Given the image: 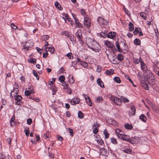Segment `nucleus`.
<instances>
[{
	"label": "nucleus",
	"mask_w": 159,
	"mask_h": 159,
	"mask_svg": "<svg viewBox=\"0 0 159 159\" xmlns=\"http://www.w3.org/2000/svg\"><path fill=\"white\" fill-rule=\"evenodd\" d=\"M31 93H32L31 92H30V91L26 90L25 91V94L26 96H29L30 94Z\"/></svg>",
	"instance_id": "obj_56"
},
{
	"label": "nucleus",
	"mask_w": 159,
	"mask_h": 159,
	"mask_svg": "<svg viewBox=\"0 0 159 159\" xmlns=\"http://www.w3.org/2000/svg\"><path fill=\"white\" fill-rule=\"evenodd\" d=\"M134 43L135 45H139L140 43V41L139 39H136L134 40Z\"/></svg>",
	"instance_id": "obj_42"
},
{
	"label": "nucleus",
	"mask_w": 159,
	"mask_h": 159,
	"mask_svg": "<svg viewBox=\"0 0 159 159\" xmlns=\"http://www.w3.org/2000/svg\"><path fill=\"white\" fill-rule=\"evenodd\" d=\"M145 78L149 84H152V83L154 80L155 77L154 75L149 70L146 72Z\"/></svg>",
	"instance_id": "obj_2"
},
{
	"label": "nucleus",
	"mask_w": 159,
	"mask_h": 159,
	"mask_svg": "<svg viewBox=\"0 0 159 159\" xmlns=\"http://www.w3.org/2000/svg\"><path fill=\"white\" fill-rule=\"evenodd\" d=\"M116 135L118 136V137L120 139L123 140L124 135H123L122 134L118 133V132H121V131L120 130L117 129L116 130Z\"/></svg>",
	"instance_id": "obj_14"
},
{
	"label": "nucleus",
	"mask_w": 159,
	"mask_h": 159,
	"mask_svg": "<svg viewBox=\"0 0 159 159\" xmlns=\"http://www.w3.org/2000/svg\"><path fill=\"white\" fill-rule=\"evenodd\" d=\"M97 20L100 25L106 24L107 22V20L101 17H98Z\"/></svg>",
	"instance_id": "obj_7"
},
{
	"label": "nucleus",
	"mask_w": 159,
	"mask_h": 159,
	"mask_svg": "<svg viewBox=\"0 0 159 159\" xmlns=\"http://www.w3.org/2000/svg\"><path fill=\"white\" fill-rule=\"evenodd\" d=\"M80 64L81 65H82V66L84 68H86L88 66V65L87 64V63L83 61H82V62H80Z\"/></svg>",
	"instance_id": "obj_48"
},
{
	"label": "nucleus",
	"mask_w": 159,
	"mask_h": 159,
	"mask_svg": "<svg viewBox=\"0 0 159 159\" xmlns=\"http://www.w3.org/2000/svg\"><path fill=\"white\" fill-rule=\"evenodd\" d=\"M75 23L77 25L79 28H82L83 25L79 22L78 21V20L76 18H75Z\"/></svg>",
	"instance_id": "obj_20"
},
{
	"label": "nucleus",
	"mask_w": 159,
	"mask_h": 159,
	"mask_svg": "<svg viewBox=\"0 0 159 159\" xmlns=\"http://www.w3.org/2000/svg\"><path fill=\"white\" fill-rule=\"evenodd\" d=\"M14 97L15 98V99L18 101H20L22 98V97L19 95H16L14 96Z\"/></svg>",
	"instance_id": "obj_28"
},
{
	"label": "nucleus",
	"mask_w": 159,
	"mask_h": 159,
	"mask_svg": "<svg viewBox=\"0 0 159 159\" xmlns=\"http://www.w3.org/2000/svg\"><path fill=\"white\" fill-rule=\"evenodd\" d=\"M141 68L142 70L143 71H148V68L146 65L142 61H141Z\"/></svg>",
	"instance_id": "obj_10"
},
{
	"label": "nucleus",
	"mask_w": 159,
	"mask_h": 159,
	"mask_svg": "<svg viewBox=\"0 0 159 159\" xmlns=\"http://www.w3.org/2000/svg\"><path fill=\"white\" fill-rule=\"evenodd\" d=\"M139 118L142 121L145 122L147 120L146 116L143 114L141 115L139 117Z\"/></svg>",
	"instance_id": "obj_23"
},
{
	"label": "nucleus",
	"mask_w": 159,
	"mask_h": 159,
	"mask_svg": "<svg viewBox=\"0 0 159 159\" xmlns=\"http://www.w3.org/2000/svg\"><path fill=\"white\" fill-rule=\"evenodd\" d=\"M84 114L81 111H79L78 113V116L80 118H82L84 117Z\"/></svg>",
	"instance_id": "obj_47"
},
{
	"label": "nucleus",
	"mask_w": 159,
	"mask_h": 159,
	"mask_svg": "<svg viewBox=\"0 0 159 159\" xmlns=\"http://www.w3.org/2000/svg\"><path fill=\"white\" fill-rule=\"evenodd\" d=\"M65 70V69L62 67H61L58 71V72L59 74H61L64 72Z\"/></svg>",
	"instance_id": "obj_61"
},
{
	"label": "nucleus",
	"mask_w": 159,
	"mask_h": 159,
	"mask_svg": "<svg viewBox=\"0 0 159 159\" xmlns=\"http://www.w3.org/2000/svg\"><path fill=\"white\" fill-rule=\"evenodd\" d=\"M125 128L127 129H131L133 128V126L131 125L127 124L125 125Z\"/></svg>",
	"instance_id": "obj_44"
},
{
	"label": "nucleus",
	"mask_w": 159,
	"mask_h": 159,
	"mask_svg": "<svg viewBox=\"0 0 159 159\" xmlns=\"http://www.w3.org/2000/svg\"><path fill=\"white\" fill-rule=\"evenodd\" d=\"M27 123L29 125H30L32 123V120L30 118H29L27 119Z\"/></svg>",
	"instance_id": "obj_60"
},
{
	"label": "nucleus",
	"mask_w": 159,
	"mask_h": 159,
	"mask_svg": "<svg viewBox=\"0 0 159 159\" xmlns=\"http://www.w3.org/2000/svg\"><path fill=\"white\" fill-rule=\"evenodd\" d=\"M103 134L105 135V137L106 139H108L109 136V134L107 132V129H105L103 131Z\"/></svg>",
	"instance_id": "obj_30"
},
{
	"label": "nucleus",
	"mask_w": 159,
	"mask_h": 159,
	"mask_svg": "<svg viewBox=\"0 0 159 159\" xmlns=\"http://www.w3.org/2000/svg\"><path fill=\"white\" fill-rule=\"evenodd\" d=\"M95 140L100 145H102L103 143V140L100 138L99 136L97 135L95 137Z\"/></svg>",
	"instance_id": "obj_11"
},
{
	"label": "nucleus",
	"mask_w": 159,
	"mask_h": 159,
	"mask_svg": "<svg viewBox=\"0 0 159 159\" xmlns=\"http://www.w3.org/2000/svg\"><path fill=\"white\" fill-rule=\"evenodd\" d=\"M125 78L127 79H128L129 80V81L130 82L133 84V85L135 87H136V85H134L133 81L132 80L129 78V76L127 75H125Z\"/></svg>",
	"instance_id": "obj_25"
},
{
	"label": "nucleus",
	"mask_w": 159,
	"mask_h": 159,
	"mask_svg": "<svg viewBox=\"0 0 159 159\" xmlns=\"http://www.w3.org/2000/svg\"><path fill=\"white\" fill-rule=\"evenodd\" d=\"M55 5L56 7L58 8L60 10H61L62 9V7H61V5L58 2H56L55 3Z\"/></svg>",
	"instance_id": "obj_32"
},
{
	"label": "nucleus",
	"mask_w": 159,
	"mask_h": 159,
	"mask_svg": "<svg viewBox=\"0 0 159 159\" xmlns=\"http://www.w3.org/2000/svg\"><path fill=\"white\" fill-rule=\"evenodd\" d=\"M61 34L62 35H64L67 37L70 34L67 31H64L61 32Z\"/></svg>",
	"instance_id": "obj_40"
},
{
	"label": "nucleus",
	"mask_w": 159,
	"mask_h": 159,
	"mask_svg": "<svg viewBox=\"0 0 159 159\" xmlns=\"http://www.w3.org/2000/svg\"><path fill=\"white\" fill-rule=\"evenodd\" d=\"M121 101H122L124 103L128 102H129V100L126 98H125L124 97L121 96L120 97Z\"/></svg>",
	"instance_id": "obj_33"
},
{
	"label": "nucleus",
	"mask_w": 159,
	"mask_h": 159,
	"mask_svg": "<svg viewBox=\"0 0 159 159\" xmlns=\"http://www.w3.org/2000/svg\"><path fill=\"white\" fill-rule=\"evenodd\" d=\"M65 84V85L64 87V89H66L67 90L69 89H70V88H69L68 87V84H66L65 82H64V83H62L63 85L64 86V84Z\"/></svg>",
	"instance_id": "obj_59"
},
{
	"label": "nucleus",
	"mask_w": 159,
	"mask_h": 159,
	"mask_svg": "<svg viewBox=\"0 0 159 159\" xmlns=\"http://www.w3.org/2000/svg\"><path fill=\"white\" fill-rule=\"evenodd\" d=\"M80 100L77 98H74L72 99L70 101V102L71 104L73 105H75L78 104L80 102Z\"/></svg>",
	"instance_id": "obj_12"
},
{
	"label": "nucleus",
	"mask_w": 159,
	"mask_h": 159,
	"mask_svg": "<svg viewBox=\"0 0 159 159\" xmlns=\"http://www.w3.org/2000/svg\"><path fill=\"white\" fill-rule=\"evenodd\" d=\"M113 72L114 70L113 69H111L110 70H107L105 71L106 74L108 75H111L113 74Z\"/></svg>",
	"instance_id": "obj_29"
},
{
	"label": "nucleus",
	"mask_w": 159,
	"mask_h": 159,
	"mask_svg": "<svg viewBox=\"0 0 159 159\" xmlns=\"http://www.w3.org/2000/svg\"><path fill=\"white\" fill-rule=\"evenodd\" d=\"M97 101L98 102H102L103 99L101 97H98L97 98Z\"/></svg>",
	"instance_id": "obj_55"
},
{
	"label": "nucleus",
	"mask_w": 159,
	"mask_h": 159,
	"mask_svg": "<svg viewBox=\"0 0 159 159\" xmlns=\"http://www.w3.org/2000/svg\"><path fill=\"white\" fill-rule=\"evenodd\" d=\"M67 37L70 39V41L73 42H75L76 40L74 36L71 34H70Z\"/></svg>",
	"instance_id": "obj_22"
},
{
	"label": "nucleus",
	"mask_w": 159,
	"mask_h": 159,
	"mask_svg": "<svg viewBox=\"0 0 159 159\" xmlns=\"http://www.w3.org/2000/svg\"><path fill=\"white\" fill-rule=\"evenodd\" d=\"M111 142L113 144H116L117 143L116 139L114 138H112L111 139Z\"/></svg>",
	"instance_id": "obj_54"
},
{
	"label": "nucleus",
	"mask_w": 159,
	"mask_h": 159,
	"mask_svg": "<svg viewBox=\"0 0 159 159\" xmlns=\"http://www.w3.org/2000/svg\"><path fill=\"white\" fill-rule=\"evenodd\" d=\"M83 96L85 97V99L87 103L89 106H91L92 105V103L90 98L88 96H87V97H86L85 94H83Z\"/></svg>",
	"instance_id": "obj_8"
},
{
	"label": "nucleus",
	"mask_w": 159,
	"mask_h": 159,
	"mask_svg": "<svg viewBox=\"0 0 159 159\" xmlns=\"http://www.w3.org/2000/svg\"><path fill=\"white\" fill-rule=\"evenodd\" d=\"M84 25L87 28H89L91 25L90 19L87 17H85L84 20Z\"/></svg>",
	"instance_id": "obj_5"
},
{
	"label": "nucleus",
	"mask_w": 159,
	"mask_h": 159,
	"mask_svg": "<svg viewBox=\"0 0 159 159\" xmlns=\"http://www.w3.org/2000/svg\"><path fill=\"white\" fill-rule=\"evenodd\" d=\"M123 140L128 141L129 142H131V140H129V137L127 135H125L124 136Z\"/></svg>",
	"instance_id": "obj_38"
},
{
	"label": "nucleus",
	"mask_w": 159,
	"mask_h": 159,
	"mask_svg": "<svg viewBox=\"0 0 159 159\" xmlns=\"http://www.w3.org/2000/svg\"><path fill=\"white\" fill-rule=\"evenodd\" d=\"M114 80L115 82L118 83H120L121 82V80L118 77H114Z\"/></svg>",
	"instance_id": "obj_43"
},
{
	"label": "nucleus",
	"mask_w": 159,
	"mask_h": 159,
	"mask_svg": "<svg viewBox=\"0 0 159 159\" xmlns=\"http://www.w3.org/2000/svg\"><path fill=\"white\" fill-rule=\"evenodd\" d=\"M131 110H132L131 111V113L132 115H134L136 112L135 107L134 106H132L131 107Z\"/></svg>",
	"instance_id": "obj_37"
},
{
	"label": "nucleus",
	"mask_w": 159,
	"mask_h": 159,
	"mask_svg": "<svg viewBox=\"0 0 159 159\" xmlns=\"http://www.w3.org/2000/svg\"><path fill=\"white\" fill-rule=\"evenodd\" d=\"M140 16L143 18V19L144 20L146 19V13L143 12H141L140 13Z\"/></svg>",
	"instance_id": "obj_49"
},
{
	"label": "nucleus",
	"mask_w": 159,
	"mask_h": 159,
	"mask_svg": "<svg viewBox=\"0 0 159 159\" xmlns=\"http://www.w3.org/2000/svg\"><path fill=\"white\" fill-rule=\"evenodd\" d=\"M140 31H141L140 28L138 27H136L135 30L133 32V34L134 35H136L138 33L140 32Z\"/></svg>",
	"instance_id": "obj_27"
},
{
	"label": "nucleus",
	"mask_w": 159,
	"mask_h": 159,
	"mask_svg": "<svg viewBox=\"0 0 159 159\" xmlns=\"http://www.w3.org/2000/svg\"><path fill=\"white\" fill-rule=\"evenodd\" d=\"M100 154L104 156H106L107 155V151L104 148H101L100 150Z\"/></svg>",
	"instance_id": "obj_15"
},
{
	"label": "nucleus",
	"mask_w": 159,
	"mask_h": 159,
	"mask_svg": "<svg viewBox=\"0 0 159 159\" xmlns=\"http://www.w3.org/2000/svg\"><path fill=\"white\" fill-rule=\"evenodd\" d=\"M105 45L108 48H115V47L111 42L110 41H106L105 43Z\"/></svg>",
	"instance_id": "obj_9"
},
{
	"label": "nucleus",
	"mask_w": 159,
	"mask_h": 159,
	"mask_svg": "<svg viewBox=\"0 0 159 159\" xmlns=\"http://www.w3.org/2000/svg\"><path fill=\"white\" fill-rule=\"evenodd\" d=\"M15 117L14 115L13 116L10 121V125L11 126H13L14 125H15V123L14 122V121L15 120Z\"/></svg>",
	"instance_id": "obj_26"
},
{
	"label": "nucleus",
	"mask_w": 159,
	"mask_h": 159,
	"mask_svg": "<svg viewBox=\"0 0 159 159\" xmlns=\"http://www.w3.org/2000/svg\"><path fill=\"white\" fill-rule=\"evenodd\" d=\"M33 44H34L32 42L30 41H28L26 43L25 46L23 48L24 49H26V50H27L29 48L32 47Z\"/></svg>",
	"instance_id": "obj_4"
},
{
	"label": "nucleus",
	"mask_w": 159,
	"mask_h": 159,
	"mask_svg": "<svg viewBox=\"0 0 159 159\" xmlns=\"http://www.w3.org/2000/svg\"><path fill=\"white\" fill-rule=\"evenodd\" d=\"M33 73L34 75L37 78L38 80H39V76L38 75V74L36 72V71L34 70H33Z\"/></svg>",
	"instance_id": "obj_53"
},
{
	"label": "nucleus",
	"mask_w": 159,
	"mask_h": 159,
	"mask_svg": "<svg viewBox=\"0 0 159 159\" xmlns=\"http://www.w3.org/2000/svg\"><path fill=\"white\" fill-rule=\"evenodd\" d=\"M24 131L26 135L27 136H29L30 133V130L27 127L25 128Z\"/></svg>",
	"instance_id": "obj_41"
},
{
	"label": "nucleus",
	"mask_w": 159,
	"mask_h": 159,
	"mask_svg": "<svg viewBox=\"0 0 159 159\" xmlns=\"http://www.w3.org/2000/svg\"><path fill=\"white\" fill-rule=\"evenodd\" d=\"M19 92V89L17 88H14V89L12 91H11V95L12 97H14V96H15L16 94H18Z\"/></svg>",
	"instance_id": "obj_13"
},
{
	"label": "nucleus",
	"mask_w": 159,
	"mask_h": 159,
	"mask_svg": "<svg viewBox=\"0 0 159 159\" xmlns=\"http://www.w3.org/2000/svg\"><path fill=\"white\" fill-rule=\"evenodd\" d=\"M131 149L130 148H127L124 149L123 151L126 153L130 154L131 153Z\"/></svg>",
	"instance_id": "obj_36"
},
{
	"label": "nucleus",
	"mask_w": 159,
	"mask_h": 159,
	"mask_svg": "<svg viewBox=\"0 0 159 159\" xmlns=\"http://www.w3.org/2000/svg\"><path fill=\"white\" fill-rule=\"evenodd\" d=\"M59 79L61 82H63L65 80V77L64 75H61L59 77Z\"/></svg>",
	"instance_id": "obj_50"
},
{
	"label": "nucleus",
	"mask_w": 159,
	"mask_h": 159,
	"mask_svg": "<svg viewBox=\"0 0 159 159\" xmlns=\"http://www.w3.org/2000/svg\"><path fill=\"white\" fill-rule=\"evenodd\" d=\"M97 83L101 87H104V85L103 82L101 80V79L99 78L97 80Z\"/></svg>",
	"instance_id": "obj_21"
},
{
	"label": "nucleus",
	"mask_w": 159,
	"mask_h": 159,
	"mask_svg": "<svg viewBox=\"0 0 159 159\" xmlns=\"http://www.w3.org/2000/svg\"><path fill=\"white\" fill-rule=\"evenodd\" d=\"M98 132L97 128H95L93 130V132L94 134H96Z\"/></svg>",
	"instance_id": "obj_63"
},
{
	"label": "nucleus",
	"mask_w": 159,
	"mask_h": 159,
	"mask_svg": "<svg viewBox=\"0 0 159 159\" xmlns=\"http://www.w3.org/2000/svg\"><path fill=\"white\" fill-rule=\"evenodd\" d=\"M72 54L71 53H70L67 54L66 55L70 59H71Z\"/></svg>",
	"instance_id": "obj_64"
},
{
	"label": "nucleus",
	"mask_w": 159,
	"mask_h": 159,
	"mask_svg": "<svg viewBox=\"0 0 159 159\" xmlns=\"http://www.w3.org/2000/svg\"><path fill=\"white\" fill-rule=\"evenodd\" d=\"M111 100L116 105H122V102L121 98H117L114 96H112L111 97Z\"/></svg>",
	"instance_id": "obj_3"
},
{
	"label": "nucleus",
	"mask_w": 159,
	"mask_h": 159,
	"mask_svg": "<svg viewBox=\"0 0 159 159\" xmlns=\"http://www.w3.org/2000/svg\"><path fill=\"white\" fill-rule=\"evenodd\" d=\"M75 35L78 39L79 41L81 42L82 41V33L81 30H78L75 33Z\"/></svg>",
	"instance_id": "obj_6"
},
{
	"label": "nucleus",
	"mask_w": 159,
	"mask_h": 159,
	"mask_svg": "<svg viewBox=\"0 0 159 159\" xmlns=\"http://www.w3.org/2000/svg\"><path fill=\"white\" fill-rule=\"evenodd\" d=\"M108 123L110 124L113 125H114L116 124V121L112 119H109L108 120Z\"/></svg>",
	"instance_id": "obj_34"
},
{
	"label": "nucleus",
	"mask_w": 159,
	"mask_h": 159,
	"mask_svg": "<svg viewBox=\"0 0 159 159\" xmlns=\"http://www.w3.org/2000/svg\"><path fill=\"white\" fill-rule=\"evenodd\" d=\"M100 126V125L99 124H98L97 122H95L94 123L93 127H94L95 128H98Z\"/></svg>",
	"instance_id": "obj_62"
},
{
	"label": "nucleus",
	"mask_w": 159,
	"mask_h": 159,
	"mask_svg": "<svg viewBox=\"0 0 159 159\" xmlns=\"http://www.w3.org/2000/svg\"><path fill=\"white\" fill-rule=\"evenodd\" d=\"M29 61L31 63H36V59L35 58H32L29 59Z\"/></svg>",
	"instance_id": "obj_52"
},
{
	"label": "nucleus",
	"mask_w": 159,
	"mask_h": 159,
	"mask_svg": "<svg viewBox=\"0 0 159 159\" xmlns=\"http://www.w3.org/2000/svg\"><path fill=\"white\" fill-rule=\"evenodd\" d=\"M116 47L117 48V49L119 52H120L121 50L120 48V45L119 44L118 42H116Z\"/></svg>",
	"instance_id": "obj_57"
},
{
	"label": "nucleus",
	"mask_w": 159,
	"mask_h": 159,
	"mask_svg": "<svg viewBox=\"0 0 159 159\" xmlns=\"http://www.w3.org/2000/svg\"><path fill=\"white\" fill-rule=\"evenodd\" d=\"M49 38V36L48 35L42 36L41 37V39L43 41L47 40Z\"/></svg>",
	"instance_id": "obj_35"
},
{
	"label": "nucleus",
	"mask_w": 159,
	"mask_h": 159,
	"mask_svg": "<svg viewBox=\"0 0 159 159\" xmlns=\"http://www.w3.org/2000/svg\"><path fill=\"white\" fill-rule=\"evenodd\" d=\"M69 83L70 84L73 83L75 81V80H74L73 77L72 76V77L69 78Z\"/></svg>",
	"instance_id": "obj_51"
},
{
	"label": "nucleus",
	"mask_w": 159,
	"mask_h": 159,
	"mask_svg": "<svg viewBox=\"0 0 159 159\" xmlns=\"http://www.w3.org/2000/svg\"><path fill=\"white\" fill-rule=\"evenodd\" d=\"M116 34L114 32H110L107 35L108 38L112 39L115 36Z\"/></svg>",
	"instance_id": "obj_19"
},
{
	"label": "nucleus",
	"mask_w": 159,
	"mask_h": 159,
	"mask_svg": "<svg viewBox=\"0 0 159 159\" xmlns=\"http://www.w3.org/2000/svg\"><path fill=\"white\" fill-rule=\"evenodd\" d=\"M50 89L52 90V91L53 92L52 93V94L53 95H54L55 94V92H56V91H57V89L54 86H52V87H50Z\"/></svg>",
	"instance_id": "obj_39"
},
{
	"label": "nucleus",
	"mask_w": 159,
	"mask_h": 159,
	"mask_svg": "<svg viewBox=\"0 0 159 159\" xmlns=\"http://www.w3.org/2000/svg\"><path fill=\"white\" fill-rule=\"evenodd\" d=\"M0 159H11V158L9 156L6 157L4 155H2L0 157Z\"/></svg>",
	"instance_id": "obj_46"
},
{
	"label": "nucleus",
	"mask_w": 159,
	"mask_h": 159,
	"mask_svg": "<svg viewBox=\"0 0 159 159\" xmlns=\"http://www.w3.org/2000/svg\"><path fill=\"white\" fill-rule=\"evenodd\" d=\"M67 131L70 133V135L72 136H73V130L70 128H68Z\"/></svg>",
	"instance_id": "obj_58"
},
{
	"label": "nucleus",
	"mask_w": 159,
	"mask_h": 159,
	"mask_svg": "<svg viewBox=\"0 0 159 159\" xmlns=\"http://www.w3.org/2000/svg\"><path fill=\"white\" fill-rule=\"evenodd\" d=\"M110 59L111 60V61L112 64H116V57L111 56L110 57Z\"/></svg>",
	"instance_id": "obj_18"
},
{
	"label": "nucleus",
	"mask_w": 159,
	"mask_h": 159,
	"mask_svg": "<svg viewBox=\"0 0 159 159\" xmlns=\"http://www.w3.org/2000/svg\"><path fill=\"white\" fill-rule=\"evenodd\" d=\"M45 48L46 51H49L51 53H53L54 52V49L53 47H45Z\"/></svg>",
	"instance_id": "obj_17"
},
{
	"label": "nucleus",
	"mask_w": 159,
	"mask_h": 159,
	"mask_svg": "<svg viewBox=\"0 0 159 159\" xmlns=\"http://www.w3.org/2000/svg\"><path fill=\"white\" fill-rule=\"evenodd\" d=\"M141 83L143 84V86L146 90H148L149 88L148 85L144 80H140Z\"/></svg>",
	"instance_id": "obj_16"
},
{
	"label": "nucleus",
	"mask_w": 159,
	"mask_h": 159,
	"mask_svg": "<svg viewBox=\"0 0 159 159\" xmlns=\"http://www.w3.org/2000/svg\"><path fill=\"white\" fill-rule=\"evenodd\" d=\"M129 31H132L134 29V25L132 23L130 22L129 24Z\"/></svg>",
	"instance_id": "obj_24"
},
{
	"label": "nucleus",
	"mask_w": 159,
	"mask_h": 159,
	"mask_svg": "<svg viewBox=\"0 0 159 159\" xmlns=\"http://www.w3.org/2000/svg\"><path fill=\"white\" fill-rule=\"evenodd\" d=\"M139 58L140 59L141 58L140 57ZM133 60L134 63L136 64H138L139 63V62H141V61H143L141 59L140 60L134 58H133Z\"/></svg>",
	"instance_id": "obj_31"
},
{
	"label": "nucleus",
	"mask_w": 159,
	"mask_h": 159,
	"mask_svg": "<svg viewBox=\"0 0 159 159\" xmlns=\"http://www.w3.org/2000/svg\"><path fill=\"white\" fill-rule=\"evenodd\" d=\"M117 59L120 61H121L123 60V57L122 54H119L117 56Z\"/></svg>",
	"instance_id": "obj_45"
},
{
	"label": "nucleus",
	"mask_w": 159,
	"mask_h": 159,
	"mask_svg": "<svg viewBox=\"0 0 159 159\" xmlns=\"http://www.w3.org/2000/svg\"><path fill=\"white\" fill-rule=\"evenodd\" d=\"M86 42L88 46L90 47L92 50L95 52L98 50L99 47V44L93 39L87 38L86 39Z\"/></svg>",
	"instance_id": "obj_1"
}]
</instances>
